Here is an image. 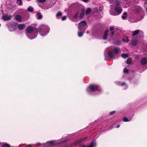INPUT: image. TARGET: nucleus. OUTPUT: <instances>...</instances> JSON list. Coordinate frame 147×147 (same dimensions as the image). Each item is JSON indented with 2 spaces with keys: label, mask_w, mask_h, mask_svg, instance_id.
<instances>
[{
  "label": "nucleus",
  "mask_w": 147,
  "mask_h": 147,
  "mask_svg": "<svg viewBox=\"0 0 147 147\" xmlns=\"http://www.w3.org/2000/svg\"><path fill=\"white\" fill-rule=\"evenodd\" d=\"M146 5H147V3H146Z\"/></svg>",
  "instance_id": "obj_52"
},
{
  "label": "nucleus",
  "mask_w": 147,
  "mask_h": 147,
  "mask_svg": "<svg viewBox=\"0 0 147 147\" xmlns=\"http://www.w3.org/2000/svg\"><path fill=\"white\" fill-rule=\"evenodd\" d=\"M96 144L95 141H92L90 144V145L88 146L87 147H96Z\"/></svg>",
  "instance_id": "obj_17"
},
{
  "label": "nucleus",
  "mask_w": 147,
  "mask_h": 147,
  "mask_svg": "<svg viewBox=\"0 0 147 147\" xmlns=\"http://www.w3.org/2000/svg\"><path fill=\"white\" fill-rule=\"evenodd\" d=\"M121 57L123 58L126 59L128 57V54L125 53H123L121 55Z\"/></svg>",
  "instance_id": "obj_22"
},
{
  "label": "nucleus",
  "mask_w": 147,
  "mask_h": 147,
  "mask_svg": "<svg viewBox=\"0 0 147 147\" xmlns=\"http://www.w3.org/2000/svg\"><path fill=\"white\" fill-rule=\"evenodd\" d=\"M125 76H123V78H125Z\"/></svg>",
  "instance_id": "obj_49"
},
{
  "label": "nucleus",
  "mask_w": 147,
  "mask_h": 147,
  "mask_svg": "<svg viewBox=\"0 0 147 147\" xmlns=\"http://www.w3.org/2000/svg\"><path fill=\"white\" fill-rule=\"evenodd\" d=\"M16 20L18 22H21L22 20V17L19 15H17L15 16Z\"/></svg>",
  "instance_id": "obj_20"
},
{
  "label": "nucleus",
  "mask_w": 147,
  "mask_h": 147,
  "mask_svg": "<svg viewBox=\"0 0 147 147\" xmlns=\"http://www.w3.org/2000/svg\"><path fill=\"white\" fill-rule=\"evenodd\" d=\"M50 31V28L48 26L42 25L38 27V29L35 27L29 26L26 29V33L27 36L30 39L36 38L37 35V31L40 34L44 36L47 35Z\"/></svg>",
  "instance_id": "obj_1"
},
{
  "label": "nucleus",
  "mask_w": 147,
  "mask_h": 147,
  "mask_svg": "<svg viewBox=\"0 0 147 147\" xmlns=\"http://www.w3.org/2000/svg\"><path fill=\"white\" fill-rule=\"evenodd\" d=\"M12 18V17L11 15L9 16L7 15H4L2 17V19L5 21L9 20Z\"/></svg>",
  "instance_id": "obj_12"
},
{
  "label": "nucleus",
  "mask_w": 147,
  "mask_h": 147,
  "mask_svg": "<svg viewBox=\"0 0 147 147\" xmlns=\"http://www.w3.org/2000/svg\"><path fill=\"white\" fill-rule=\"evenodd\" d=\"M113 52L110 51L108 52L107 51L105 52V60H108L109 58H112L114 57Z\"/></svg>",
  "instance_id": "obj_9"
},
{
  "label": "nucleus",
  "mask_w": 147,
  "mask_h": 147,
  "mask_svg": "<svg viewBox=\"0 0 147 147\" xmlns=\"http://www.w3.org/2000/svg\"><path fill=\"white\" fill-rule=\"evenodd\" d=\"M138 34L140 35H142V36H143V33L141 30H136L133 32V33L132 35V36H134Z\"/></svg>",
  "instance_id": "obj_10"
},
{
  "label": "nucleus",
  "mask_w": 147,
  "mask_h": 147,
  "mask_svg": "<svg viewBox=\"0 0 147 147\" xmlns=\"http://www.w3.org/2000/svg\"><path fill=\"white\" fill-rule=\"evenodd\" d=\"M65 141H63V142H60V143H59V144H62V143H63V142H65Z\"/></svg>",
  "instance_id": "obj_43"
},
{
  "label": "nucleus",
  "mask_w": 147,
  "mask_h": 147,
  "mask_svg": "<svg viewBox=\"0 0 147 147\" xmlns=\"http://www.w3.org/2000/svg\"><path fill=\"white\" fill-rule=\"evenodd\" d=\"M84 2H87L88 0H82Z\"/></svg>",
  "instance_id": "obj_44"
},
{
  "label": "nucleus",
  "mask_w": 147,
  "mask_h": 147,
  "mask_svg": "<svg viewBox=\"0 0 147 147\" xmlns=\"http://www.w3.org/2000/svg\"><path fill=\"white\" fill-rule=\"evenodd\" d=\"M123 72L125 74H127L128 73V69L125 68L123 70Z\"/></svg>",
  "instance_id": "obj_32"
},
{
  "label": "nucleus",
  "mask_w": 147,
  "mask_h": 147,
  "mask_svg": "<svg viewBox=\"0 0 147 147\" xmlns=\"http://www.w3.org/2000/svg\"><path fill=\"white\" fill-rule=\"evenodd\" d=\"M146 12L147 14V7L146 8Z\"/></svg>",
  "instance_id": "obj_48"
},
{
  "label": "nucleus",
  "mask_w": 147,
  "mask_h": 147,
  "mask_svg": "<svg viewBox=\"0 0 147 147\" xmlns=\"http://www.w3.org/2000/svg\"><path fill=\"white\" fill-rule=\"evenodd\" d=\"M25 27V25L24 24H20L18 26V28L19 30H22Z\"/></svg>",
  "instance_id": "obj_15"
},
{
  "label": "nucleus",
  "mask_w": 147,
  "mask_h": 147,
  "mask_svg": "<svg viewBox=\"0 0 147 147\" xmlns=\"http://www.w3.org/2000/svg\"><path fill=\"white\" fill-rule=\"evenodd\" d=\"M17 23L16 22H9L7 24L9 30L11 32H13L16 30V27Z\"/></svg>",
  "instance_id": "obj_4"
},
{
  "label": "nucleus",
  "mask_w": 147,
  "mask_h": 147,
  "mask_svg": "<svg viewBox=\"0 0 147 147\" xmlns=\"http://www.w3.org/2000/svg\"><path fill=\"white\" fill-rule=\"evenodd\" d=\"M114 30V28L113 27H111L110 28V30L111 31H113V30Z\"/></svg>",
  "instance_id": "obj_40"
},
{
  "label": "nucleus",
  "mask_w": 147,
  "mask_h": 147,
  "mask_svg": "<svg viewBox=\"0 0 147 147\" xmlns=\"http://www.w3.org/2000/svg\"><path fill=\"white\" fill-rule=\"evenodd\" d=\"M120 127V125H118L116 127V128H119Z\"/></svg>",
  "instance_id": "obj_46"
},
{
  "label": "nucleus",
  "mask_w": 147,
  "mask_h": 147,
  "mask_svg": "<svg viewBox=\"0 0 147 147\" xmlns=\"http://www.w3.org/2000/svg\"><path fill=\"white\" fill-rule=\"evenodd\" d=\"M25 147H32V145L28 144L25 146Z\"/></svg>",
  "instance_id": "obj_42"
},
{
  "label": "nucleus",
  "mask_w": 147,
  "mask_h": 147,
  "mask_svg": "<svg viewBox=\"0 0 147 147\" xmlns=\"http://www.w3.org/2000/svg\"><path fill=\"white\" fill-rule=\"evenodd\" d=\"M127 17V14L126 12H124L122 16V18L123 20H125Z\"/></svg>",
  "instance_id": "obj_24"
},
{
  "label": "nucleus",
  "mask_w": 147,
  "mask_h": 147,
  "mask_svg": "<svg viewBox=\"0 0 147 147\" xmlns=\"http://www.w3.org/2000/svg\"><path fill=\"white\" fill-rule=\"evenodd\" d=\"M137 40L136 39H134L132 40L131 44L133 46H135L137 43Z\"/></svg>",
  "instance_id": "obj_23"
},
{
  "label": "nucleus",
  "mask_w": 147,
  "mask_h": 147,
  "mask_svg": "<svg viewBox=\"0 0 147 147\" xmlns=\"http://www.w3.org/2000/svg\"><path fill=\"white\" fill-rule=\"evenodd\" d=\"M115 32L114 31H112L111 32V35L112 36H114Z\"/></svg>",
  "instance_id": "obj_39"
},
{
  "label": "nucleus",
  "mask_w": 147,
  "mask_h": 147,
  "mask_svg": "<svg viewBox=\"0 0 147 147\" xmlns=\"http://www.w3.org/2000/svg\"><path fill=\"white\" fill-rule=\"evenodd\" d=\"M56 144L55 141L51 140L46 142V143L42 144L41 146L43 147H49L55 145Z\"/></svg>",
  "instance_id": "obj_8"
},
{
  "label": "nucleus",
  "mask_w": 147,
  "mask_h": 147,
  "mask_svg": "<svg viewBox=\"0 0 147 147\" xmlns=\"http://www.w3.org/2000/svg\"><path fill=\"white\" fill-rule=\"evenodd\" d=\"M36 17L37 19H41L42 17V16L40 13L38 12L36 14Z\"/></svg>",
  "instance_id": "obj_21"
},
{
  "label": "nucleus",
  "mask_w": 147,
  "mask_h": 147,
  "mask_svg": "<svg viewBox=\"0 0 147 147\" xmlns=\"http://www.w3.org/2000/svg\"><path fill=\"white\" fill-rule=\"evenodd\" d=\"M62 15V13L61 12H59L57 14L56 17L57 18H58L59 16H61Z\"/></svg>",
  "instance_id": "obj_29"
},
{
  "label": "nucleus",
  "mask_w": 147,
  "mask_h": 147,
  "mask_svg": "<svg viewBox=\"0 0 147 147\" xmlns=\"http://www.w3.org/2000/svg\"><path fill=\"white\" fill-rule=\"evenodd\" d=\"M129 82L133 84L134 83V81L135 80V78H130L129 79Z\"/></svg>",
  "instance_id": "obj_28"
},
{
  "label": "nucleus",
  "mask_w": 147,
  "mask_h": 147,
  "mask_svg": "<svg viewBox=\"0 0 147 147\" xmlns=\"http://www.w3.org/2000/svg\"><path fill=\"white\" fill-rule=\"evenodd\" d=\"M86 137H84L81 139L77 140L75 141L74 143L70 144V146L69 147H72L75 146L80 143H83L85 142Z\"/></svg>",
  "instance_id": "obj_7"
},
{
  "label": "nucleus",
  "mask_w": 147,
  "mask_h": 147,
  "mask_svg": "<svg viewBox=\"0 0 147 147\" xmlns=\"http://www.w3.org/2000/svg\"><path fill=\"white\" fill-rule=\"evenodd\" d=\"M17 3H18V5H22V0H17Z\"/></svg>",
  "instance_id": "obj_27"
},
{
  "label": "nucleus",
  "mask_w": 147,
  "mask_h": 147,
  "mask_svg": "<svg viewBox=\"0 0 147 147\" xmlns=\"http://www.w3.org/2000/svg\"><path fill=\"white\" fill-rule=\"evenodd\" d=\"M86 90L89 94L94 95L100 93L102 92V90L99 85L92 84L87 87Z\"/></svg>",
  "instance_id": "obj_2"
},
{
  "label": "nucleus",
  "mask_w": 147,
  "mask_h": 147,
  "mask_svg": "<svg viewBox=\"0 0 147 147\" xmlns=\"http://www.w3.org/2000/svg\"><path fill=\"white\" fill-rule=\"evenodd\" d=\"M117 84L119 85L122 86L124 89H127L128 87L127 85L125 82H118Z\"/></svg>",
  "instance_id": "obj_11"
},
{
  "label": "nucleus",
  "mask_w": 147,
  "mask_h": 147,
  "mask_svg": "<svg viewBox=\"0 0 147 147\" xmlns=\"http://www.w3.org/2000/svg\"><path fill=\"white\" fill-rule=\"evenodd\" d=\"M80 147H87V146H86L85 145H82Z\"/></svg>",
  "instance_id": "obj_45"
},
{
  "label": "nucleus",
  "mask_w": 147,
  "mask_h": 147,
  "mask_svg": "<svg viewBox=\"0 0 147 147\" xmlns=\"http://www.w3.org/2000/svg\"><path fill=\"white\" fill-rule=\"evenodd\" d=\"M120 50L119 48H115L113 49V53L115 54H117L120 53Z\"/></svg>",
  "instance_id": "obj_19"
},
{
  "label": "nucleus",
  "mask_w": 147,
  "mask_h": 147,
  "mask_svg": "<svg viewBox=\"0 0 147 147\" xmlns=\"http://www.w3.org/2000/svg\"><path fill=\"white\" fill-rule=\"evenodd\" d=\"M134 81V82L133 83V84H137V83L138 82V80H136L135 79V80Z\"/></svg>",
  "instance_id": "obj_38"
},
{
  "label": "nucleus",
  "mask_w": 147,
  "mask_h": 147,
  "mask_svg": "<svg viewBox=\"0 0 147 147\" xmlns=\"http://www.w3.org/2000/svg\"><path fill=\"white\" fill-rule=\"evenodd\" d=\"M114 9L117 14L115 13L111 12L110 14L111 15L113 16H116L120 14L122 11V8L120 5H115L114 7Z\"/></svg>",
  "instance_id": "obj_5"
},
{
  "label": "nucleus",
  "mask_w": 147,
  "mask_h": 147,
  "mask_svg": "<svg viewBox=\"0 0 147 147\" xmlns=\"http://www.w3.org/2000/svg\"><path fill=\"white\" fill-rule=\"evenodd\" d=\"M147 62V58L143 57L141 59L140 61L141 64L142 65H145Z\"/></svg>",
  "instance_id": "obj_13"
},
{
  "label": "nucleus",
  "mask_w": 147,
  "mask_h": 147,
  "mask_svg": "<svg viewBox=\"0 0 147 147\" xmlns=\"http://www.w3.org/2000/svg\"><path fill=\"white\" fill-rule=\"evenodd\" d=\"M66 18V16H64L62 18V21L65 20Z\"/></svg>",
  "instance_id": "obj_37"
},
{
  "label": "nucleus",
  "mask_w": 147,
  "mask_h": 147,
  "mask_svg": "<svg viewBox=\"0 0 147 147\" xmlns=\"http://www.w3.org/2000/svg\"><path fill=\"white\" fill-rule=\"evenodd\" d=\"M121 42V40L117 39L115 40L114 42V44L115 45H118L120 44Z\"/></svg>",
  "instance_id": "obj_18"
},
{
  "label": "nucleus",
  "mask_w": 147,
  "mask_h": 147,
  "mask_svg": "<svg viewBox=\"0 0 147 147\" xmlns=\"http://www.w3.org/2000/svg\"><path fill=\"white\" fill-rule=\"evenodd\" d=\"M125 116H128V117H124L123 121L124 122H128L130 121L132 119V117L134 115L133 111H125Z\"/></svg>",
  "instance_id": "obj_3"
},
{
  "label": "nucleus",
  "mask_w": 147,
  "mask_h": 147,
  "mask_svg": "<svg viewBox=\"0 0 147 147\" xmlns=\"http://www.w3.org/2000/svg\"><path fill=\"white\" fill-rule=\"evenodd\" d=\"M129 41V40H127V42H128Z\"/></svg>",
  "instance_id": "obj_51"
},
{
  "label": "nucleus",
  "mask_w": 147,
  "mask_h": 147,
  "mask_svg": "<svg viewBox=\"0 0 147 147\" xmlns=\"http://www.w3.org/2000/svg\"><path fill=\"white\" fill-rule=\"evenodd\" d=\"M78 29L80 30H84L87 28V23L85 21H81L79 23Z\"/></svg>",
  "instance_id": "obj_6"
},
{
  "label": "nucleus",
  "mask_w": 147,
  "mask_h": 147,
  "mask_svg": "<svg viewBox=\"0 0 147 147\" xmlns=\"http://www.w3.org/2000/svg\"><path fill=\"white\" fill-rule=\"evenodd\" d=\"M38 5H39V6H40L41 7H42L39 4V3H38Z\"/></svg>",
  "instance_id": "obj_50"
},
{
  "label": "nucleus",
  "mask_w": 147,
  "mask_h": 147,
  "mask_svg": "<svg viewBox=\"0 0 147 147\" xmlns=\"http://www.w3.org/2000/svg\"><path fill=\"white\" fill-rule=\"evenodd\" d=\"M109 31V30H106L105 31L103 36L102 37V38L104 40H106L107 39V34Z\"/></svg>",
  "instance_id": "obj_14"
},
{
  "label": "nucleus",
  "mask_w": 147,
  "mask_h": 147,
  "mask_svg": "<svg viewBox=\"0 0 147 147\" xmlns=\"http://www.w3.org/2000/svg\"><path fill=\"white\" fill-rule=\"evenodd\" d=\"M116 112L115 111H113L109 112V114L111 115H113Z\"/></svg>",
  "instance_id": "obj_30"
},
{
  "label": "nucleus",
  "mask_w": 147,
  "mask_h": 147,
  "mask_svg": "<svg viewBox=\"0 0 147 147\" xmlns=\"http://www.w3.org/2000/svg\"><path fill=\"white\" fill-rule=\"evenodd\" d=\"M27 10L30 12H32L33 10V8L31 6L29 7L27 9Z\"/></svg>",
  "instance_id": "obj_26"
},
{
  "label": "nucleus",
  "mask_w": 147,
  "mask_h": 147,
  "mask_svg": "<svg viewBox=\"0 0 147 147\" xmlns=\"http://www.w3.org/2000/svg\"><path fill=\"white\" fill-rule=\"evenodd\" d=\"M84 13L83 12H82L80 16V18H82L84 16Z\"/></svg>",
  "instance_id": "obj_36"
},
{
  "label": "nucleus",
  "mask_w": 147,
  "mask_h": 147,
  "mask_svg": "<svg viewBox=\"0 0 147 147\" xmlns=\"http://www.w3.org/2000/svg\"><path fill=\"white\" fill-rule=\"evenodd\" d=\"M91 9L90 8H88L86 11V14L88 15L91 13Z\"/></svg>",
  "instance_id": "obj_25"
},
{
  "label": "nucleus",
  "mask_w": 147,
  "mask_h": 147,
  "mask_svg": "<svg viewBox=\"0 0 147 147\" xmlns=\"http://www.w3.org/2000/svg\"><path fill=\"white\" fill-rule=\"evenodd\" d=\"M136 8L138 9V11H139L141 10V8L139 6H136Z\"/></svg>",
  "instance_id": "obj_34"
},
{
  "label": "nucleus",
  "mask_w": 147,
  "mask_h": 147,
  "mask_svg": "<svg viewBox=\"0 0 147 147\" xmlns=\"http://www.w3.org/2000/svg\"><path fill=\"white\" fill-rule=\"evenodd\" d=\"M78 15V13H76V14L73 16V17L74 18H76Z\"/></svg>",
  "instance_id": "obj_35"
},
{
  "label": "nucleus",
  "mask_w": 147,
  "mask_h": 147,
  "mask_svg": "<svg viewBox=\"0 0 147 147\" xmlns=\"http://www.w3.org/2000/svg\"><path fill=\"white\" fill-rule=\"evenodd\" d=\"M120 2L118 1H116V5H120L119 4Z\"/></svg>",
  "instance_id": "obj_41"
},
{
  "label": "nucleus",
  "mask_w": 147,
  "mask_h": 147,
  "mask_svg": "<svg viewBox=\"0 0 147 147\" xmlns=\"http://www.w3.org/2000/svg\"><path fill=\"white\" fill-rule=\"evenodd\" d=\"M3 147H10L9 145L7 144H4L2 145Z\"/></svg>",
  "instance_id": "obj_31"
},
{
  "label": "nucleus",
  "mask_w": 147,
  "mask_h": 147,
  "mask_svg": "<svg viewBox=\"0 0 147 147\" xmlns=\"http://www.w3.org/2000/svg\"><path fill=\"white\" fill-rule=\"evenodd\" d=\"M146 69H147V65L146 66L144 67Z\"/></svg>",
  "instance_id": "obj_47"
},
{
  "label": "nucleus",
  "mask_w": 147,
  "mask_h": 147,
  "mask_svg": "<svg viewBox=\"0 0 147 147\" xmlns=\"http://www.w3.org/2000/svg\"><path fill=\"white\" fill-rule=\"evenodd\" d=\"M46 0H37V2L39 3H43L46 1Z\"/></svg>",
  "instance_id": "obj_33"
},
{
  "label": "nucleus",
  "mask_w": 147,
  "mask_h": 147,
  "mask_svg": "<svg viewBox=\"0 0 147 147\" xmlns=\"http://www.w3.org/2000/svg\"><path fill=\"white\" fill-rule=\"evenodd\" d=\"M81 31V30H80V31H78V35L79 37H82L83 36L85 32L84 30L82 31Z\"/></svg>",
  "instance_id": "obj_16"
}]
</instances>
